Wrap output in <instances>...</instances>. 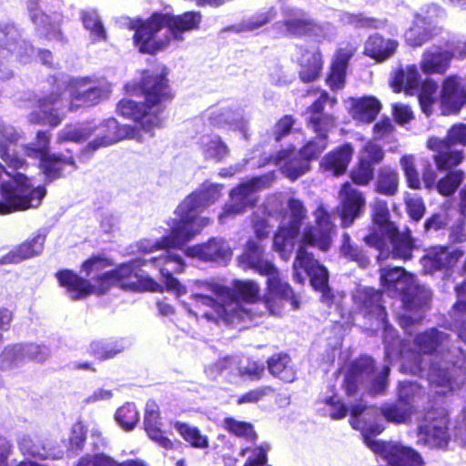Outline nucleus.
<instances>
[{"label":"nucleus","instance_id":"nucleus-40","mask_svg":"<svg viewBox=\"0 0 466 466\" xmlns=\"http://www.w3.org/2000/svg\"><path fill=\"white\" fill-rule=\"evenodd\" d=\"M261 276L267 277L265 289L266 291L275 293L282 297L291 298V304L293 308H299V302L294 294L292 287L286 279H284L276 265L272 266Z\"/></svg>","mask_w":466,"mask_h":466},{"label":"nucleus","instance_id":"nucleus-51","mask_svg":"<svg viewBox=\"0 0 466 466\" xmlns=\"http://www.w3.org/2000/svg\"><path fill=\"white\" fill-rule=\"evenodd\" d=\"M148 261L154 264L159 271L178 274L185 269V262L182 258L169 251L159 257H153Z\"/></svg>","mask_w":466,"mask_h":466},{"label":"nucleus","instance_id":"nucleus-6","mask_svg":"<svg viewBox=\"0 0 466 466\" xmlns=\"http://www.w3.org/2000/svg\"><path fill=\"white\" fill-rule=\"evenodd\" d=\"M204 197L201 193L189 194L177 208L178 219L169 234L161 237L153 245V249L181 248L201 231L198 216L202 211ZM152 250V248L150 249Z\"/></svg>","mask_w":466,"mask_h":466},{"label":"nucleus","instance_id":"nucleus-31","mask_svg":"<svg viewBox=\"0 0 466 466\" xmlns=\"http://www.w3.org/2000/svg\"><path fill=\"white\" fill-rule=\"evenodd\" d=\"M264 246L254 238H248L242 253L238 257V265L245 270L252 269L262 275L275 264L264 258Z\"/></svg>","mask_w":466,"mask_h":466},{"label":"nucleus","instance_id":"nucleus-62","mask_svg":"<svg viewBox=\"0 0 466 466\" xmlns=\"http://www.w3.org/2000/svg\"><path fill=\"white\" fill-rule=\"evenodd\" d=\"M420 387L411 381H404L400 384L399 391L397 395V400L401 402L403 405L410 407L412 409V411L415 412V398L420 394Z\"/></svg>","mask_w":466,"mask_h":466},{"label":"nucleus","instance_id":"nucleus-15","mask_svg":"<svg viewBox=\"0 0 466 466\" xmlns=\"http://www.w3.org/2000/svg\"><path fill=\"white\" fill-rule=\"evenodd\" d=\"M314 225H307L300 236L299 246L298 249L311 247L321 252H327L330 249L333 238L337 234V227L332 219V214L323 207H319L315 213Z\"/></svg>","mask_w":466,"mask_h":466},{"label":"nucleus","instance_id":"nucleus-33","mask_svg":"<svg viewBox=\"0 0 466 466\" xmlns=\"http://www.w3.org/2000/svg\"><path fill=\"white\" fill-rule=\"evenodd\" d=\"M353 153L352 144L345 142L324 155L319 162V168L334 177H340L346 173Z\"/></svg>","mask_w":466,"mask_h":466},{"label":"nucleus","instance_id":"nucleus-23","mask_svg":"<svg viewBox=\"0 0 466 466\" xmlns=\"http://www.w3.org/2000/svg\"><path fill=\"white\" fill-rule=\"evenodd\" d=\"M270 159L290 181L297 180L311 168V163L293 145L278 150Z\"/></svg>","mask_w":466,"mask_h":466},{"label":"nucleus","instance_id":"nucleus-39","mask_svg":"<svg viewBox=\"0 0 466 466\" xmlns=\"http://www.w3.org/2000/svg\"><path fill=\"white\" fill-rule=\"evenodd\" d=\"M127 345L123 338H109L93 340L89 344L87 353L99 361L115 358L123 352Z\"/></svg>","mask_w":466,"mask_h":466},{"label":"nucleus","instance_id":"nucleus-64","mask_svg":"<svg viewBox=\"0 0 466 466\" xmlns=\"http://www.w3.org/2000/svg\"><path fill=\"white\" fill-rule=\"evenodd\" d=\"M296 122V117L290 114L283 115L279 117L274 124L273 139L276 142H280L284 137L290 135Z\"/></svg>","mask_w":466,"mask_h":466},{"label":"nucleus","instance_id":"nucleus-16","mask_svg":"<svg viewBox=\"0 0 466 466\" xmlns=\"http://www.w3.org/2000/svg\"><path fill=\"white\" fill-rule=\"evenodd\" d=\"M295 269H303L309 278V283L314 290L320 293L319 300L328 307L335 301V295L329 287L328 268L315 258L314 254L304 248L297 249L293 262Z\"/></svg>","mask_w":466,"mask_h":466},{"label":"nucleus","instance_id":"nucleus-60","mask_svg":"<svg viewBox=\"0 0 466 466\" xmlns=\"http://www.w3.org/2000/svg\"><path fill=\"white\" fill-rule=\"evenodd\" d=\"M360 305L368 313H375L383 309L382 292L370 288H365L360 294Z\"/></svg>","mask_w":466,"mask_h":466},{"label":"nucleus","instance_id":"nucleus-11","mask_svg":"<svg viewBox=\"0 0 466 466\" xmlns=\"http://www.w3.org/2000/svg\"><path fill=\"white\" fill-rule=\"evenodd\" d=\"M323 402L331 408L329 417L338 420L344 419L350 413V424L357 431H361L364 439H368V435H379L384 431V427L380 423L369 424L366 420H361L360 416L365 413H378V410L373 405H368L362 398H359L350 406L337 395L333 394L324 399Z\"/></svg>","mask_w":466,"mask_h":466},{"label":"nucleus","instance_id":"nucleus-24","mask_svg":"<svg viewBox=\"0 0 466 466\" xmlns=\"http://www.w3.org/2000/svg\"><path fill=\"white\" fill-rule=\"evenodd\" d=\"M376 370V361L368 355H360L349 365L342 380V390L347 397L357 395L360 386Z\"/></svg>","mask_w":466,"mask_h":466},{"label":"nucleus","instance_id":"nucleus-57","mask_svg":"<svg viewBox=\"0 0 466 466\" xmlns=\"http://www.w3.org/2000/svg\"><path fill=\"white\" fill-rule=\"evenodd\" d=\"M81 21L84 27L90 32L96 40H106V30L95 10L82 11Z\"/></svg>","mask_w":466,"mask_h":466},{"label":"nucleus","instance_id":"nucleus-8","mask_svg":"<svg viewBox=\"0 0 466 466\" xmlns=\"http://www.w3.org/2000/svg\"><path fill=\"white\" fill-rule=\"evenodd\" d=\"M0 215L25 211L37 208L46 195L44 186L31 187L28 178L17 174L15 184L4 182L0 185Z\"/></svg>","mask_w":466,"mask_h":466},{"label":"nucleus","instance_id":"nucleus-3","mask_svg":"<svg viewBox=\"0 0 466 466\" xmlns=\"http://www.w3.org/2000/svg\"><path fill=\"white\" fill-rule=\"evenodd\" d=\"M198 12H185L181 15L153 12L147 19H136L129 28L134 30L133 42L142 54L156 55L165 49L170 37L154 40V36L163 28H167L173 38L182 39V34L197 28L200 23Z\"/></svg>","mask_w":466,"mask_h":466},{"label":"nucleus","instance_id":"nucleus-19","mask_svg":"<svg viewBox=\"0 0 466 466\" xmlns=\"http://www.w3.org/2000/svg\"><path fill=\"white\" fill-rule=\"evenodd\" d=\"M337 213L343 228H350L360 218L366 208L364 193L355 187L350 182H343L339 191Z\"/></svg>","mask_w":466,"mask_h":466},{"label":"nucleus","instance_id":"nucleus-21","mask_svg":"<svg viewBox=\"0 0 466 466\" xmlns=\"http://www.w3.org/2000/svg\"><path fill=\"white\" fill-rule=\"evenodd\" d=\"M263 187L260 177H253L249 180L239 183L229 193L230 202L225 204L220 217L228 218L244 213L248 208L255 206L252 195Z\"/></svg>","mask_w":466,"mask_h":466},{"label":"nucleus","instance_id":"nucleus-52","mask_svg":"<svg viewBox=\"0 0 466 466\" xmlns=\"http://www.w3.org/2000/svg\"><path fill=\"white\" fill-rule=\"evenodd\" d=\"M96 126L89 124L79 127H66L65 129L59 131L56 136V142L63 144L66 142L80 143L89 138L96 130Z\"/></svg>","mask_w":466,"mask_h":466},{"label":"nucleus","instance_id":"nucleus-48","mask_svg":"<svg viewBox=\"0 0 466 466\" xmlns=\"http://www.w3.org/2000/svg\"><path fill=\"white\" fill-rule=\"evenodd\" d=\"M460 299H466V279L455 287ZM453 321L458 328V335L466 343V300L458 299L453 307Z\"/></svg>","mask_w":466,"mask_h":466},{"label":"nucleus","instance_id":"nucleus-34","mask_svg":"<svg viewBox=\"0 0 466 466\" xmlns=\"http://www.w3.org/2000/svg\"><path fill=\"white\" fill-rule=\"evenodd\" d=\"M282 25L288 35L299 38L313 35L320 29L319 24L314 19L307 17L302 9H288Z\"/></svg>","mask_w":466,"mask_h":466},{"label":"nucleus","instance_id":"nucleus-18","mask_svg":"<svg viewBox=\"0 0 466 466\" xmlns=\"http://www.w3.org/2000/svg\"><path fill=\"white\" fill-rule=\"evenodd\" d=\"M380 284L387 292H391L393 296H400L406 308H412L417 304V296L420 288L414 283L411 275H409L404 268H381Z\"/></svg>","mask_w":466,"mask_h":466},{"label":"nucleus","instance_id":"nucleus-32","mask_svg":"<svg viewBox=\"0 0 466 466\" xmlns=\"http://www.w3.org/2000/svg\"><path fill=\"white\" fill-rule=\"evenodd\" d=\"M46 235L36 232L0 258V264H17L42 253Z\"/></svg>","mask_w":466,"mask_h":466},{"label":"nucleus","instance_id":"nucleus-56","mask_svg":"<svg viewBox=\"0 0 466 466\" xmlns=\"http://www.w3.org/2000/svg\"><path fill=\"white\" fill-rule=\"evenodd\" d=\"M115 419L125 431H130L138 422L139 413L135 404L127 402L116 410Z\"/></svg>","mask_w":466,"mask_h":466},{"label":"nucleus","instance_id":"nucleus-53","mask_svg":"<svg viewBox=\"0 0 466 466\" xmlns=\"http://www.w3.org/2000/svg\"><path fill=\"white\" fill-rule=\"evenodd\" d=\"M384 158L385 151L383 147L371 140H369L361 147L358 157V160L374 167L380 165Z\"/></svg>","mask_w":466,"mask_h":466},{"label":"nucleus","instance_id":"nucleus-20","mask_svg":"<svg viewBox=\"0 0 466 466\" xmlns=\"http://www.w3.org/2000/svg\"><path fill=\"white\" fill-rule=\"evenodd\" d=\"M372 224L369 233L363 237L366 245L380 251V255L387 248L385 234L397 226L390 220V213L385 201H377L371 213Z\"/></svg>","mask_w":466,"mask_h":466},{"label":"nucleus","instance_id":"nucleus-13","mask_svg":"<svg viewBox=\"0 0 466 466\" xmlns=\"http://www.w3.org/2000/svg\"><path fill=\"white\" fill-rule=\"evenodd\" d=\"M444 11L437 5L428 6L425 11L416 13L410 26L404 33L405 43L413 48L422 46L441 34L439 25Z\"/></svg>","mask_w":466,"mask_h":466},{"label":"nucleus","instance_id":"nucleus-28","mask_svg":"<svg viewBox=\"0 0 466 466\" xmlns=\"http://www.w3.org/2000/svg\"><path fill=\"white\" fill-rule=\"evenodd\" d=\"M427 147L433 152L432 159L440 172L455 170L465 158L462 150L452 148V146L443 139L430 137Z\"/></svg>","mask_w":466,"mask_h":466},{"label":"nucleus","instance_id":"nucleus-63","mask_svg":"<svg viewBox=\"0 0 466 466\" xmlns=\"http://www.w3.org/2000/svg\"><path fill=\"white\" fill-rule=\"evenodd\" d=\"M10 140L6 137L0 139V158L14 169H19L26 166L25 158L21 157L17 152L11 153L9 150Z\"/></svg>","mask_w":466,"mask_h":466},{"label":"nucleus","instance_id":"nucleus-12","mask_svg":"<svg viewBox=\"0 0 466 466\" xmlns=\"http://www.w3.org/2000/svg\"><path fill=\"white\" fill-rule=\"evenodd\" d=\"M70 97L68 110L73 112L81 107H90L108 98L110 88L105 85H96L89 76L70 77L59 76Z\"/></svg>","mask_w":466,"mask_h":466},{"label":"nucleus","instance_id":"nucleus-61","mask_svg":"<svg viewBox=\"0 0 466 466\" xmlns=\"http://www.w3.org/2000/svg\"><path fill=\"white\" fill-rule=\"evenodd\" d=\"M174 428L191 446L197 448L204 446V437L201 436L198 428L180 421H176L174 423Z\"/></svg>","mask_w":466,"mask_h":466},{"label":"nucleus","instance_id":"nucleus-2","mask_svg":"<svg viewBox=\"0 0 466 466\" xmlns=\"http://www.w3.org/2000/svg\"><path fill=\"white\" fill-rule=\"evenodd\" d=\"M137 88L144 100L135 101L124 97L116 103V112L124 118L134 121L144 131L162 127L164 112L175 96L167 68L163 67L160 73L146 71L137 83Z\"/></svg>","mask_w":466,"mask_h":466},{"label":"nucleus","instance_id":"nucleus-55","mask_svg":"<svg viewBox=\"0 0 466 466\" xmlns=\"http://www.w3.org/2000/svg\"><path fill=\"white\" fill-rule=\"evenodd\" d=\"M223 425L225 430L235 436L246 438L251 441H255L257 439L254 427L249 422L237 420L233 417H226L223 420Z\"/></svg>","mask_w":466,"mask_h":466},{"label":"nucleus","instance_id":"nucleus-36","mask_svg":"<svg viewBox=\"0 0 466 466\" xmlns=\"http://www.w3.org/2000/svg\"><path fill=\"white\" fill-rule=\"evenodd\" d=\"M38 346L33 343H15L4 348L0 353V369L10 370L32 360Z\"/></svg>","mask_w":466,"mask_h":466},{"label":"nucleus","instance_id":"nucleus-37","mask_svg":"<svg viewBox=\"0 0 466 466\" xmlns=\"http://www.w3.org/2000/svg\"><path fill=\"white\" fill-rule=\"evenodd\" d=\"M270 375L284 383H292L297 380V370L289 353H273L266 361Z\"/></svg>","mask_w":466,"mask_h":466},{"label":"nucleus","instance_id":"nucleus-7","mask_svg":"<svg viewBox=\"0 0 466 466\" xmlns=\"http://www.w3.org/2000/svg\"><path fill=\"white\" fill-rule=\"evenodd\" d=\"M51 135L46 130H38L35 137V143L24 147L25 154L32 158L38 159V167L48 182L65 177V168L71 167L74 170L78 168L76 155L70 148L65 152L50 151Z\"/></svg>","mask_w":466,"mask_h":466},{"label":"nucleus","instance_id":"nucleus-26","mask_svg":"<svg viewBox=\"0 0 466 466\" xmlns=\"http://www.w3.org/2000/svg\"><path fill=\"white\" fill-rule=\"evenodd\" d=\"M299 56V78L302 83L309 84L317 80L323 69V56L319 46H297Z\"/></svg>","mask_w":466,"mask_h":466},{"label":"nucleus","instance_id":"nucleus-10","mask_svg":"<svg viewBox=\"0 0 466 466\" xmlns=\"http://www.w3.org/2000/svg\"><path fill=\"white\" fill-rule=\"evenodd\" d=\"M50 91L38 97L33 110L28 115L31 124L47 126L55 128L66 117L64 111L65 85L57 76L47 78Z\"/></svg>","mask_w":466,"mask_h":466},{"label":"nucleus","instance_id":"nucleus-27","mask_svg":"<svg viewBox=\"0 0 466 466\" xmlns=\"http://www.w3.org/2000/svg\"><path fill=\"white\" fill-rule=\"evenodd\" d=\"M462 256L463 251L459 248L450 250L447 246H433L426 249L420 263L425 273H434L453 268Z\"/></svg>","mask_w":466,"mask_h":466},{"label":"nucleus","instance_id":"nucleus-5","mask_svg":"<svg viewBox=\"0 0 466 466\" xmlns=\"http://www.w3.org/2000/svg\"><path fill=\"white\" fill-rule=\"evenodd\" d=\"M113 264L112 258L105 253L92 254L80 265L84 277L69 268L59 269L55 277L72 300L85 299L91 295L103 296L107 293L103 277L109 273V269H105Z\"/></svg>","mask_w":466,"mask_h":466},{"label":"nucleus","instance_id":"nucleus-35","mask_svg":"<svg viewBox=\"0 0 466 466\" xmlns=\"http://www.w3.org/2000/svg\"><path fill=\"white\" fill-rule=\"evenodd\" d=\"M353 54V50L344 47H339L336 50L325 80L326 84L332 91H337L344 87L347 67Z\"/></svg>","mask_w":466,"mask_h":466},{"label":"nucleus","instance_id":"nucleus-49","mask_svg":"<svg viewBox=\"0 0 466 466\" xmlns=\"http://www.w3.org/2000/svg\"><path fill=\"white\" fill-rule=\"evenodd\" d=\"M231 257L232 250L225 239L211 238L206 241V261L227 264Z\"/></svg>","mask_w":466,"mask_h":466},{"label":"nucleus","instance_id":"nucleus-17","mask_svg":"<svg viewBox=\"0 0 466 466\" xmlns=\"http://www.w3.org/2000/svg\"><path fill=\"white\" fill-rule=\"evenodd\" d=\"M364 439L369 448L386 461V466H425L421 454L399 442Z\"/></svg>","mask_w":466,"mask_h":466},{"label":"nucleus","instance_id":"nucleus-42","mask_svg":"<svg viewBox=\"0 0 466 466\" xmlns=\"http://www.w3.org/2000/svg\"><path fill=\"white\" fill-rule=\"evenodd\" d=\"M380 109L379 99L374 96H362L353 101L350 114L353 119L368 124L375 120Z\"/></svg>","mask_w":466,"mask_h":466},{"label":"nucleus","instance_id":"nucleus-1","mask_svg":"<svg viewBox=\"0 0 466 466\" xmlns=\"http://www.w3.org/2000/svg\"><path fill=\"white\" fill-rule=\"evenodd\" d=\"M431 386L440 388L431 397L417 419V444L431 450H447L451 441V415L443 401L437 396H445L465 383L466 370L447 360L431 361L427 372Z\"/></svg>","mask_w":466,"mask_h":466},{"label":"nucleus","instance_id":"nucleus-14","mask_svg":"<svg viewBox=\"0 0 466 466\" xmlns=\"http://www.w3.org/2000/svg\"><path fill=\"white\" fill-rule=\"evenodd\" d=\"M285 215L288 222L279 225L273 236V249L279 254H284L294 247L301 226L308 218V210L301 199L290 197L287 200Z\"/></svg>","mask_w":466,"mask_h":466},{"label":"nucleus","instance_id":"nucleus-59","mask_svg":"<svg viewBox=\"0 0 466 466\" xmlns=\"http://www.w3.org/2000/svg\"><path fill=\"white\" fill-rule=\"evenodd\" d=\"M329 139L317 137L309 139L299 150L311 163L319 158L320 155L328 147Z\"/></svg>","mask_w":466,"mask_h":466},{"label":"nucleus","instance_id":"nucleus-25","mask_svg":"<svg viewBox=\"0 0 466 466\" xmlns=\"http://www.w3.org/2000/svg\"><path fill=\"white\" fill-rule=\"evenodd\" d=\"M466 89L462 77L452 74L443 78L441 89V104L447 114H458L465 105Z\"/></svg>","mask_w":466,"mask_h":466},{"label":"nucleus","instance_id":"nucleus-9","mask_svg":"<svg viewBox=\"0 0 466 466\" xmlns=\"http://www.w3.org/2000/svg\"><path fill=\"white\" fill-rule=\"evenodd\" d=\"M144 258H134L127 263H121L104 275L107 292L113 287L134 292H163V286L148 275L138 273V268L146 265Z\"/></svg>","mask_w":466,"mask_h":466},{"label":"nucleus","instance_id":"nucleus-29","mask_svg":"<svg viewBox=\"0 0 466 466\" xmlns=\"http://www.w3.org/2000/svg\"><path fill=\"white\" fill-rule=\"evenodd\" d=\"M385 240L390 242V248L387 247L383 252L387 251L391 258L404 262L412 259L413 251L417 249V245L409 228L400 231L399 228L396 227L385 234Z\"/></svg>","mask_w":466,"mask_h":466},{"label":"nucleus","instance_id":"nucleus-47","mask_svg":"<svg viewBox=\"0 0 466 466\" xmlns=\"http://www.w3.org/2000/svg\"><path fill=\"white\" fill-rule=\"evenodd\" d=\"M87 428L81 422L76 421L71 427L69 436L66 440H63L65 451L62 455L66 453L67 457H73L81 451L86 441Z\"/></svg>","mask_w":466,"mask_h":466},{"label":"nucleus","instance_id":"nucleus-4","mask_svg":"<svg viewBox=\"0 0 466 466\" xmlns=\"http://www.w3.org/2000/svg\"><path fill=\"white\" fill-rule=\"evenodd\" d=\"M217 296V299L206 295V306L210 310L206 311V319H211L216 322L224 320L227 323L235 320L250 319L252 313L245 309L240 302L256 303L259 300L260 289L254 280H234L232 287H226L213 283H207Z\"/></svg>","mask_w":466,"mask_h":466},{"label":"nucleus","instance_id":"nucleus-45","mask_svg":"<svg viewBox=\"0 0 466 466\" xmlns=\"http://www.w3.org/2000/svg\"><path fill=\"white\" fill-rule=\"evenodd\" d=\"M100 127L103 132L100 134L109 145L120 140L131 138L136 134V127L131 125H122L116 118L110 117L104 120Z\"/></svg>","mask_w":466,"mask_h":466},{"label":"nucleus","instance_id":"nucleus-30","mask_svg":"<svg viewBox=\"0 0 466 466\" xmlns=\"http://www.w3.org/2000/svg\"><path fill=\"white\" fill-rule=\"evenodd\" d=\"M454 56L452 50L444 49L441 46L427 48L421 54L420 68L427 76L445 75L451 67Z\"/></svg>","mask_w":466,"mask_h":466},{"label":"nucleus","instance_id":"nucleus-22","mask_svg":"<svg viewBox=\"0 0 466 466\" xmlns=\"http://www.w3.org/2000/svg\"><path fill=\"white\" fill-rule=\"evenodd\" d=\"M328 96L322 94L320 98H316L304 111L305 125L315 136L328 138L329 133L337 127V117L325 112Z\"/></svg>","mask_w":466,"mask_h":466},{"label":"nucleus","instance_id":"nucleus-54","mask_svg":"<svg viewBox=\"0 0 466 466\" xmlns=\"http://www.w3.org/2000/svg\"><path fill=\"white\" fill-rule=\"evenodd\" d=\"M374 177L375 167L358 159L350 172V183L360 187L369 186L373 181Z\"/></svg>","mask_w":466,"mask_h":466},{"label":"nucleus","instance_id":"nucleus-46","mask_svg":"<svg viewBox=\"0 0 466 466\" xmlns=\"http://www.w3.org/2000/svg\"><path fill=\"white\" fill-rule=\"evenodd\" d=\"M448 338L449 335L438 330L436 328H432L418 333L413 342L419 352L433 354Z\"/></svg>","mask_w":466,"mask_h":466},{"label":"nucleus","instance_id":"nucleus-41","mask_svg":"<svg viewBox=\"0 0 466 466\" xmlns=\"http://www.w3.org/2000/svg\"><path fill=\"white\" fill-rule=\"evenodd\" d=\"M378 410V413H365V416L377 419L380 415L390 423L404 424L410 420L411 415L414 413L412 409L403 405L399 400L391 403H385L380 408L374 406Z\"/></svg>","mask_w":466,"mask_h":466},{"label":"nucleus","instance_id":"nucleus-43","mask_svg":"<svg viewBox=\"0 0 466 466\" xmlns=\"http://www.w3.org/2000/svg\"><path fill=\"white\" fill-rule=\"evenodd\" d=\"M400 176L395 167L389 165L381 167L374 182V191L386 197H393L399 191Z\"/></svg>","mask_w":466,"mask_h":466},{"label":"nucleus","instance_id":"nucleus-58","mask_svg":"<svg viewBox=\"0 0 466 466\" xmlns=\"http://www.w3.org/2000/svg\"><path fill=\"white\" fill-rule=\"evenodd\" d=\"M400 164L406 178L408 187L411 189H420L421 187V180L414 162L412 155H403L400 158Z\"/></svg>","mask_w":466,"mask_h":466},{"label":"nucleus","instance_id":"nucleus-50","mask_svg":"<svg viewBox=\"0 0 466 466\" xmlns=\"http://www.w3.org/2000/svg\"><path fill=\"white\" fill-rule=\"evenodd\" d=\"M445 172L446 174L438 180L435 187L441 196L450 197L456 192L462 183L465 173L461 169Z\"/></svg>","mask_w":466,"mask_h":466},{"label":"nucleus","instance_id":"nucleus-38","mask_svg":"<svg viewBox=\"0 0 466 466\" xmlns=\"http://www.w3.org/2000/svg\"><path fill=\"white\" fill-rule=\"evenodd\" d=\"M398 46V41L391 38H385L376 33L366 39L362 53L364 56L377 62H383L393 56Z\"/></svg>","mask_w":466,"mask_h":466},{"label":"nucleus","instance_id":"nucleus-44","mask_svg":"<svg viewBox=\"0 0 466 466\" xmlns=\"http://www.w3.org/2000/svg\"><path fill=\"white\" fill-rule=\"evenodd\" d=\"M339 252L341 258L356 263L361 268H366L370 263V256L365 249L355 243L348 232H343L341 235Z\"/></svg>","mask_w":466,"mask_h":466}]
</instances>
